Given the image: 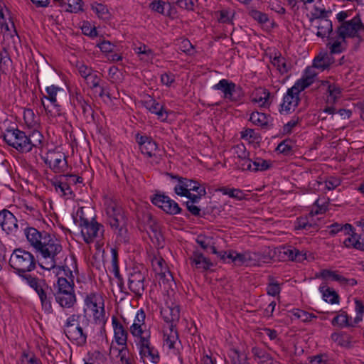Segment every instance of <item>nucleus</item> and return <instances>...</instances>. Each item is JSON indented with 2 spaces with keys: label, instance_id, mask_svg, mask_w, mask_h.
<instances>
[{
  "label": "nucleus",
  "instance_id": "obj_1",
  "mask_svg": "<svg viewBox=\"0 0 364 364\" xmlns=\"http://www.w3.org/2000/svg\"><path fill=\"white\" fill-rule=\"evenodd\" d=\"M24 234L36 253L41 256L38 265L44 270L50 271L56 267L55 257L62 251L60 240L55 235L39 231L35 228L27 227Z\"/></svg>",
  "mask_w": 364,
  "mask_h": 364
},
{
  "label": "nucleus",
  "instance_id": "obj_2",
  "mask_svg": "<svg viewBox=\"0 0 364 364\" xmlns=\"http://www.w3.org/2000/svg\"><path fill=\"white\" fill-rule=\"evenodd\" d=\"M105 212L107 222L116 240L120 243H128L129 235L127 228L128 218L125 211L119 203L112 198L107 199L105 203Z\"/></svg>",
  "mask_w": 364,
  "mask_h": 364
},
{
  "label": "nucleus",
  "instance_id": "obj_3",
  "mask_svg": "<svg viewBox=\"0 0 364 364\" xmlns=\"http://www.w3.org/2000/svg\"><path fill=\"white\" fill-rule=\"evenodd\" d=\"M83 207H80L76 212V216H73L74 222L78 223L81 228V234L84 241L87 244L94 242L95 239L102 238L104 236L105 227L98 223L95 218L90 220L85 217Z\"/></svg>",
  "mask_w": 364,
  "mask_h": 364
},
{
  "label": "nucleus",
  "instance_id": "obj_4",
  "mask_svg": "<svg viewBox=\"0 0 364 364\" xmlns=\"http://www.w3.org/2000/svg\"><path fill=\"white\" fill-rule=\"evenodd\" d=\"M362 33H364V23L359 14L350 20L344 21L336 29V37L341 38L344 43H346L347 38L356 39L357 43L355 45V49H357L360 43L364 41V38L361 35Z\"/></svg>",
  "mask_w": 364,
  "mask_h": 364
},
{
  "label": "nucleus",
  "instance_id": "obj_5",
  "mask_svg": "<svg viewBox=\"0 0 364 364\" xmlns=\"http://www.w3.org/2000/svg\"><path fill=\"white\" fill-rule=\"evenodd\" d=\"M68 281L66 278L59 277L57 284H54L53 296L55 301L63 308L70 309L76 303V296L74 290L73 274Z\"/></svg>",
  "mask_w": 364,
  "mask_h": 364
},
{
  "label": "nucleus",
  "instance_id": "obj_6",
  "mask_svg": "<svg viewBox=\"0 0 364 364\" xmlns=\"http://www.w3.org/2000/svg\"><path fill=\"white\" fill-rule=\"evenodd\" d=\"M314 278H321L326 281V282H323L320 285L318 289L322 294L323 300L331 304H338L340 301V296L335 290L328 287V281L331 280L338 282L344 287H353L357 284V281L355 279H346L341 274H316Z\"/></svg>",
  "mask_w": 364,
  "mask_h": 364
},
{
  "label": "nucleus",
  "instance_id": "obj_7",
  "mask_svg": "<svg viewBox=\"0 0 364 364\" xmlns=\"http://www.w3.org/2000/svg\"><path fill=\"white\" fill-rule=\"evenodd\" d=\"M0 138L18 152L28 153L27 134L17 127L10 126L0 133Z\"/></svg>",
  "mask_w": 364,
  "mask_h": 364
},
{
  "label": "nucleus",
  "instance_id": "obj_8",
  "mask_svg": "<svg viewBox=\"0 0 364 364\" xmlns=\"http://www.w3.org/2000/svg\"><path fill=\"white\" fill-rule=\"evenodd\" d=\"M80 314L70 315L64 324L63 332L70 341H75L78 346H82L86 344L87 336L80 325Z\"/></svg>",
  "mask_w": 364,
  "mask_h": 364
},
{
  "label": "nucleus",
  "instance_id": "obj_9",
  "mask_svg": "<svg viewBox=\"0 0 364 364\" xmlns=\"http://www.w3.org/2000/svg\"><path fill=\"white\" fill-rule=\"evenodd\" d=\"M9 264L17 273H26L35 269L36 260L29 252L16 249L11 255Z\"/></svg>",
  "mask_w": 364,
  "mask_h": 364
},
{
  "label": "nucleus",
  "instance_id": "obj_10",
  "mask_svg": "<svg viewBox=\"0 0 364 364\" xmlns=\"http://www.w3.org/2000/svg\"><path fill=\"white\" fill-rule=\"evenodd\" d=\"M213 89L220 91L223 99L230 102L240 103L245 97V92L242 87L227 79L220 80L213 86Z\"/></svg>",
  "mask_w": 364,
  "mask_h": 364
},
{
  "label": "nucleus",
  "instance_id": "obj_11",
  "mask_svg": "<svg viewBox=\"0 0 364 364\" xmlns=\"http://www.w3.org/2000/svg\"><path fill=\"white\" fill-rule=\"evenodd\" d=\"M271 259L269 255L250 251L242 253L237 252L236 258H235V266L246 267L262 266L263 264L270 262Z\"/></svg>",
  "mask_w": 364,
  "mask_h": 364
},
{
  "label": "nucleus",
  "instance_id": "obj_12",
  "mask_svg": "<svg viewBox=\"0 0 364 364\" xmlns=\"http://www.w3.org/2000/svg\"><path fill=\"white\" fill-rule=\"evenodd\" d=\"M43 161L55 173L63 174L69 168L67 156L60 151H48L43 158Z\"/></svg>",
  "mask_w": 364,
  "mask_h": 364
},
{
  "label": "nucleus",
  "instance_id": "obj_13",
  "mask_svg": "<svg viewBox=\"0 0 364 364\" xmlns=\"http://www.w3.org/2000/svg\"><path fill=\"white\" fill-rule=\"evenodd\" d=\"M166 174L171 179L178 181V183L174 187V192L178 196H185L191 193V191H195L203 187L197 181L183 178L173 173L167 172Z\"/></svg>",
  "mask_w": 364,
  "mask_h": 364
},
{
  "label": "nucleus",
  "instance_id": "obj_14",
  "mask_svg": "<svg viewBox=\"0 0 364 364\" xmlns=\"http://www.w3.org/2000/svg\"><path fill=\"white\" fill-rule=\"evenodd\" d=\"M328 229V235L331 236H335L336 235H339L340 236H347L343 240V244L346 247H354V245H348L347 243V240L348 239L354 238L355 240L358 239L357 237L361 235L360 234H358L354 232L353 226L349 223L342 224L334 223L328 226H327Z\"/></svg>",
  "mask_w": 364,
  "mask_h": 364
},
{
  "label": "nucleus",
  "instance_id": "obj_15",
  "mask_svg": "<svg viewBox=\"0 0 364 364\" xmlns=\"http://www.w3.org/2000/svg\"><path fill=\"white\" fill-rule=\"evenodd\" d=\"M135 140L141 154L147 158L156 157V152L159 151L158 144L151 136L136 133Z\"/></svg>",
  "mask_w": 364,
  "mask_h": 364
},
{
  "label": "nucleus",
  "instance_id": "obj_16",
  "mask_svg": "<svg viewBox=\"0 0 364 364\" xmlns=\"http://www.w3.org/2000/svg\"><path fill=\"white\" fill-rule=\"evenodd\" d=\"M72 104L77 110H81L85 122L95 123L94 110L88 100H86L80 92H76L72 99Z\"/></svg>",
  "mask_w": 364,
  "mask_h": 364
},
{
  "label": "nucleus",
  "instance_id": "obj_17",
  "mask_svg": "<svg viewBox=\"0 0 364 364\" xmlns=\"http://www.w3.org/2000/svg\"><path fill=\"white\" fill-rule=\"evenodd\" d=\"M300 102L299 95L293 92L292 89H288L287 93L284 95L283 102L279 109L282 114H288L291 113L297 107Z\"/></svg>",
  "mask_w": 364,
  "mask_h": 364
},
{
  "label": "nucleus",
  "instance_id": "obj_18",
  "mask_svg": "<svg viewBox=\"0 0 364 364\" xmlns=\"http://www.w3.org/2000/svg\"><path fill=\"white\" fill-rule=\"evenodd\" d=\"M164 345L166 346L168 349L172 350L175 355H180V350L178 346L181 345V342L179 339L176 326H169L168 332L164 331Z\"/></svg>",
  "mask_w": 364,
  "mask_h": 364
},
{
  "label": "nucleus",
  "instance_id": "obj_19",
  "mask_svg": "<svg viewBox=\"0 0 364 364\" xmlns=\"http://www.w3.org/2000/svg\"><path fill=\"white\" fill-rule=\"evenodd\" d=\"M17 219L14 215L7 209L0 211V226L7 234L14 233L18 230Z\"/></svg>",
  "mask_w": 364,
  "mask_h": 364
},
{
  "label": "nucleus",
  "instance_id": "obj_20",
  "mask_svg": "<svg viewBox=\"0 0 364 364\" xmlns=\"http://www.w3.org/2000/svg\"><path fill=\"white\" fill-rule=\"evenodd\" d=\"M51 184L55 187V191L60 193V196H68V198H73L75 197V195L73 191V188L70 187L64 173L51 181Z\"/></svg>",
  "mask_w": 364,
  "mask_h": 364
},
{
  "label": "nucleus",
  "instance_id": "obj_21",
  "mask_svg": "<svg viewBox=\"0 0 364 364\" xmlns=\"http://www.w3.org/2000/svg\"><path fill=\"white\" fill-rule=\"evenodd\" d=\"M60 88L55 85L48 86L46 87V90L48 94L47 96L43 95V97L41 99L42 105L44 108V109L49 113L52 112V110L49 109V106L46 105L45 104V102L43 99H46L48 101H50L51 105L53 107V108L55 109V114L60 115V106L58 104L56 95L57 92L60 91Z\"/></svg>",
  "mask_w": 364,
  "mask_h": 364
},
{
  "label": "nucleus",
  "instance_id": "obj_22",
  "mask_svg": "<svg viewBox=\"0 0 364 364\" xmlns=\"http://www.w3.org/2000/svg\"><path fill=\"white\" fill-rule=\"evenodd\" d=\"M144 106L151 113L157 116L158 119L161 122H166L168 116V111L164 106L158 102L154 98L150 97L144 102Z\"/></svg>",
  "mask_w": 364,
  "mask_h": 364
},
{
  "label": "nucleus",
  "instance_id": "obj_23",
  "mask_svg": "<svg viewBox=\"0 0 364 364\" xmlns=\"http://www.w3.org/2000/svg\"><path fill=\"white\" fill-rule=\"evenodd\" d=\"M161 315L164 321L169 326H176L180 319V307L178 305H173L162 308Z\"/></svg>",
  "mask_w": 364,
  "mask_h": 364
},
{
  "label": "nucleus",
  "instance_id": "obj_24",
  "mask_svg": "<svg viewBox=\"0 0 364 364\" xmlns=\"http://www.w3.org/2000/svg\"><path fill=\"white\" fill-rule=\"evenodd\" d=\"M250 121L255 125L260 127L263 129H270L273 127L272 117L257 111L252 112L250 117Z\"/></svg>",
  "mask_w": 364,
  "mask_h": 364
},
{
  "label": "nucleus",
  "instance_id": "obj_25",
  "mask_svg": "<svg viewBox=\"0 0 364 364\" xmlns=\"http://www.w3.org/2000/svg\"><path fill=\"white\" fill-rule=\"evenodd\" d=\"M112 322L114 328V337L116 343L119 346H126L128 332L125 330L123 325L118 321L116 316H112Z\"/></svg>",
  "mask_w": 364,
  "mask_h": 364
},
{
  "label": "nucleus",
  "instance_id": "obj_26",
  "mask_svg": "<svg viewBox=\"0 0 364 364\" xmlns=\"http://www.w3.org/2000/svg\"><path fill=\"white\" fill-rule=\"evenodd\" d=\"M24 279L31 288H32L38 295L41 296V293H46L45 288H48V285L44 279H38L32 274H18Z\"/></svg>",
  "mask_w": 364,
  "mask_h": 364
},
{
  "label": "nucleus",
  "instance_id": "obj_27",
  "mask_svg": "<svg viewBox=\"0 0 364 364\" xmlns=\"http://www.w3.org/2000/svg\"><path fill=\"white\" fill-rule=\"evenodd\" d=\"M145 277L143 274H130L129 277V289L136 295H141L145 289Z\"/></svg>",
  "mask_w": 364,
  "mask_h": 364
},
{
  "label": "nucleus",
  "instance_id": "obj_28",
  "mask_svg": "<svg viewBox=\"0 0 364 364\" xmlns=\"http://www.w3.org/2000/svg\"><path fill=\"white\" fill-rule=\"evenodd\" d=\"M13 70V61L6 47H3L0 51V72L3 74H10Z\"/></svg>",
  "mask_w": 364,
  "mask_h": 364
},
{
  "label": "nucleus",
  "instance_id": "obj_29",
  "mask_svg": "<svg viewBox=\"0 0 364 364\" xmlns=\"http://www.w3.org/2000/svg\"><path fill=\"white\" fill-rule=\"evenodd\" d=\"M191 264L198 269L207 270L212 266L210 260L204 257L203 254L196 250L194 251L193 255L190 258Z\"/></svg>",
  "mask_w": 364,
  "mask_h": 364
},
{
  "label": "nucleus",
  "instance_id": "obj_30",
  "mask_svg": "<svg viewBox=\"0 0 364 364\" xmlns=\"http://www.w3.org/2000/svg\"><path fill=\"white\" fill-rule=\"evenodd\" d=\"M312 215L309 217H299L296 218L295 222L296 230H304L309 232H316L318 230V225L314 222H311L310 219L312 220Z\"/></svg>",
  "mask_w": 364,
  "mask_h": 364
},
{
  "label": "nucleus",
  "instance_id": "obj_31",
  "mask_svg": "<svg viewBox=\"0 0 364 364\" xmlns=\"http://www.w3.org/2000/svg\"><path fill=\"white\" fill-rule=\"evenodd\" d=\"M146 314L144 311L140 309L135 316L133 324L130 326V332L133 336L140 335L142 332V326L144 325Z\"/></svg>",
  "mask_w": 364,
  "mask_h": 364
},
{
  "label": "nucleus",
  "instance_id": "obj_32",
  "mask_svg": "<svg viewBox=\"0 0 364 364\" xmlns=\"http://www.w3.org/2000/svg\"><path fill=\"white\" fill-rule=\"evenodd\" d=\"M331 338L338 346L345 348H350L352 342V336L345 331L334 332L331 334Z\"/></svg>",
  "mask_w": 364,
  "mask_h": 364
},
{
  "label": "nucleus",
  "instance_id": "obj_33",
  "mask_svg": "<svg viewBox=\"0 0 364 364\" xmlns=\"http://www.w3.org/2000/svg\"><path fill=\"white\" fill-rule=\"evenodd\" d=\"M333 58L328 53L319 55L313 60V67L323 71L328 69L333 63Z\"/></svg>",
  "mask_w": 364,
  "mask_h": 364
},
{
  "label": "nucleus",
  "instance_id": "obj_34",
  "mask_svg": "<svg viewBox=\"0 0 364 364\" xmlns=\"http://www.w3.org/2000/svg\"><path fill=\"white\" fill-rule=\"evenodd\" d=\"M139 355L141 359L145 357H149L151 363L157 364L160 360L159 352L151 345H148L147 347H139Z\"/></svg>",
  "mask_w": 364,
  "mask_h": 364
},
{
  "label": "nucleus",
  "instance_id": "obj_35",
  "mask_svg": "<svg viewBox=\"0 0 364 364\" xmlns=\"http://www.w3.org/2000/svg\"><path fill=\"white\" fill-rule=\"evenodd\" d=\"M273 166V162L271 160H265L260 157H255L252 159V171H265Z\"/></svg>",
  "mask_w": 364,
  "mask_h": 364
},
{
  "label": "nucleus",
  "instance_id": "obj_36",
  "mask_svg": "<svg viewBox=\"0 0 364 364\" xmlns=\"http://www.w3.org/2000/svg\"><path fill=\"white\" fill-rule=\"evenodd\" d=\"M216 256V258L224 263H232L235 265V258H236L237 252L233 250H230L228 251H218L216 250V252L213 253Z\"/></svg>",
  "mask_w": 364,
  "mask_h": 364
},
{
  "label": "nucleus",
  "instance_id": "obj_37",
  "mask_svg": "<svg viewBox=\"0 0 364 364\" xmlns=\"http://www.w3.org/2000/svg\"><path fill=\"white\" fill-rule=\"evenodd\" d=\"M318 31L316 36L318 37L324 38L326 35L330 34L333 31V25L331 20L328 18L318 21L317 26Z\"/></svg>",
  "mask_w": 364,
  "mask_h": 364
},
{
  "label": "nucleus",
  "instance_id": "obj_38",
  "mask_svg": "<svg viewBox=\"0 0 364 364\" xmlns=\"http://www.w3.org/2000/svg\"><path fill=\"white\" fill-rule=\"evenodd\" d=\"M223 195H227L231 198L242 200L245 198V194L239 188H230L227 186H223L218 189Z\"/></svg>",
  "mask_w": 364,
  "mask_h": 364
},
{
  "label": "nucleus",
  "instance_id": "obj_39",
  "mask_svg": "<svg viewBox=\"0 0 364 364\" xmlns=\"http://www.w3.org/2000/svg\"><path fill=\"white\" fill-rule=\"evenodd\" d=\"M43 138V136L41 133L37 130H33L31 134L27 135V144L28 145V152H30L33 147L40 146L42 143Z\"/></svg>",
  "mask_w": 364,
  "mask_h": 364
},
{
  "label": "nucleus",
  "instance_id": "obj_40",
  "mask_svg": "<svg viewBox=\"0 0 364 364\" xmlns=\"http://www.w3.org/2000/svg\"><path fill=\"white\" fill-rule=\"evenodd\" d=\"M59 271H63L64 273H78L77 260L74 257L65 258L64 265L58 266Z\"/></svg>",
  "mask_w": 364,
  "mask_h": 364
},
{
  "label": "nucleus",
  "instance_id": "obj_41",
  "mask_svg": "<svg viewBox=\"0 0 364 364\" xmlns=\"http://www.w3.org/2000/svg\"><path fill=\"white\" fill-rule=\"evenodd\" d=\"M196 243L205 251L210 253L216 252V247L213 245H211V238L209 237H206L203 235H199L196 240Z\"/></svg>",
  "mask_w": 364,
  "mask_h": 364
},
{
  "label": "nucleus",
  "instance_id": "obj_42",
  "mask_svg": "<svg viewBox=\"0 0 364 364\" xmlns=\"http://www.w3.org/2000/svg\"><path fill=\"white\" fill-rule=\"evenodd\" d=\"M170 197L166 196L164 193H156L150 197V200L153 205L161 208L164 211L170 200Z\"/></svg>",
  "mask_w": 364,
  "mask_h": 364
},
{
  "label": "nucleus",
  "instance_id": "obj_43",
  "mask_svg": "<svg viewBox=\"0 0 364 364\" xmlns=\"http://www.w3.org/2000/svg\"><path fill=\"white\" fill-rule=\"evenodd\" d=\"M251 353L255 361L259 364L264 363L267 358L271 355L264 348L259 346H254L251 349Z\"/></svg>",
  "mask_w": 364,
  "mask_h": 364
},
{
  "label": "nucleus",
  "instance_id": "obj_44",
  "mask_svg": "<svg viewBox=\"0 0 364 364\" xmlns=\"http://www.w3.org/2000/svg\"><path fill=\"white\" fill-rule=\"evenodd\" d=\"M331 324L340 328L353 326V324L349 322V316L346 311H342L340 314L336 315L332 319Z\"/></svg>",
  "mask_w": 364,
  "mask_h": 364
},
{
  "label": "nucleus",
  "instance_id": "obj_45",
  "mask_svg": "<svg viewBox=\"0 0 364 364\" xmlns=\"http://www.w3.org/2000/svg\"><path fill=\"white\" fill-rule=\"evenodd\" d=\"M151 266L155 273H171L167 267L166 261L161 257L153 258L151 259Z\"/></svg>",
  "mask_w": 364,
  "mask_h": 364
},
{
  "label": "nucleus",
  "instance_id": "obj_46",
  "mask_svg": "<svg viewBox=\"0 0 364 364\" xmlns=\"http://www.w3.org/2000/svg\"><path fill=\"white\" fill-rule=\"evenodd\" d=\"M311 85H312L311 77H301V78L296 80L294 85L289 89H292L293 92L299 95L301 92L304 91Z\"/></svg>",
  "mask_w": 364,
  "mask_h": 364
},
{
  "label": "nucleus",
  "instance_id": "obj_47",
  "mask_svg": "<svg viewBox=\"0 0 364 364\" xmlns=\"http://www.w3.org/2000/svg\"><path fill=\"white\" fill-rule=\"evenodd\" d=\"M358 225L361 228V235L355 240L354 238L348 239V245H354L356 249L364 250V218L358 222Z\"/></svg>",
  "mask_w": 364,
  "mask_h": 364
},
{
  "label": "nucleus",
  "instance_id": "obj_48",
  "mask_svg": "<svg viewBox=\"0 0 364 364\" xmlns=\"http://www.w3.org/2000/svg\"><path fill=\"white\" fill-rule=\"evenodd\" d=\"M280 291V284L275 279L273 276L269 275L268 277L267 294L272 296H276L279 294Z\"/></svg>",
  "mask_w": 364,
  "mask_h": 364
},
{
  "label": "nucleus",
  "instance_id": "obj_49",
  "mask_svg": "<svg viewBox=\"0 0 364 364\" xmlns=\"http://www.w3.org/2000/svg\"><path fill=\"white\" fill-rule=\"evenodd\" d=\"M271 62L282 75L288 73L289 69L287 67L286 59L280 53L278 55H276Z\"/></svg>",
  "mask_w": 364,
  "mask_h": 364
},
{
  "label": "nucleus",
  "instance_id": "obj_50",
  "mask_svg": "<svg viewBox=\"0 0 364 364\" xmlns=\"http://www.w3.org/2000/svg\"><path fill=\"white\" fill-rule=\"evenodd\" d=\"M284 252L288 256V258L292 261L301 262L306 259V253L296 248L287 249Z\"/></svg>",
  "mask_w": 364,
  "mask_h": 364
},
{
  "label": "nucleus",
  "instance_id": "obj_51",
  "mask_svg": "<svg viewBox=\"0 0 364 364\" xmlns=\"http://www.w3.org/2000/svg\"><path fill=\"white\" fill-rule=\"evenodd\" d=\"M183 204L186 205L187 210L191 213V215L194 216L204 218L207 214L210 213L208 208L202 210L200 208L191 202H185Z\"/></svg>",
  "mask_w": 364,
  "mask_h": 364
},
{
  "label": "nucleus",
  "instance_id": "obj_52",
  "mask_svg": "<svg viewBox=\"0 0 364 364\" xmlns=\"http://www.w3.org/2000/svg\"><path fill=\"white\" fill-rule=\"evenodd\" d=\"M331 13V10H326L325 9H321L316 6L314 7V11L311 12V17L309 21L313 22L315 20L320 21L328 18V14Z\"/></svg>",
  "mask_w": 364,
  "mask_h": 364
},
{
  "label": "nucleus",
  "instance_id": "obj_53",
  "mask_svg": "<svg viewBox=\"0 0 364 364\" xmlns=\"http://www.w3.org/2000/svg\"><path fill=\"white\" fill-rule=\"evenodd\" d=\"M248 15L261 25L269 21V18L267 14L261 12L255 9H250L248 11Z\"/></svg>",
  "mask_w": 364,
  "mask_h": 364
},
{
  "label": "nucleus",
  "instance_id": "obj_54",
  "mask_svg": "<svg viewBox=\"0 0 364 364\" xmlns=\"http://www.w3.org/2000/svg\"><path fill=\"white\" fill-rule=\"evenodd\" d=\"M91 8L96 13L99 18L102 19L109 18V13L106 5L94 2L91 4Z\"/></svg>",
  "mask_w": 364,
  "mask_h": 364
},
{
  "label": "nucleus",
  "instance_id": "obj_55",
  "mask_svg": "<svg viewBox=\"0 0 364 364\" xmlns=\"http://www.w3.org/2000/svg\"><path fill=\"white\" fill-rule=\"evenodd\" d=\"M276 151H279L281 154H283L285 156L292 154V140L290 139H286L283 140L278 144V146L276 148Z\"/></svg>",
  "mask_w": 364,
  "mask_h": 364
},
{
  "label": "nucleus",
  "instance_id": "obj_56",
  "mask_svg": "<svg viewBox=\"0 0 364 364\" xmlns=\"http://www.w3.org/2000/svg\"><path fill=\"white\" fill-rule=\"evenodd\" d=\"M166 208H164V212L170 215H175L182 213V208H180L178 203L174 200L170 198L167 205H165Z\"/></svg>",
  "mask_w": 364,
  "mask_h": 364
},
{
  "label": "nucleus",
  "instance_id": "obj_57",
  "mask_svg": "<svg viewBox=\"0 0 364 364\" xmlns=\"http://www.w3.org/2000/svg\"><path fill=\"white\" fill-rule=\"evenodd\" d=\"M41 293V296H39V299L41 300L42 309L44 311V312L46 314H50L53 313V307H52V303H51V298L48 297L47 296L46 292V293Z\"/></svg>",
  "mask_w": 364,
  "mask_h": 364
},
{
  "label": "nucleus",
  "instance_id": "obj_58",
  "mask_svg": "<svg viewBox=\"0 0 364 364\" xmlns=\"http://www.w3.org/2000/svg\"><path fill=\"white\" fill-rule=\"evenodd\" d=\"M331 54L341 53L346 49V43H344L341 38H338L329 47Z\"/></svg>",
  "mask_w": 364,
  "mask_h": 364
},
{
  "label": "nucleus",
  "instance_id": "obj_59",
  "mask_svg": "<svg viewBox=\"0 0 364 364\" xmlns=\"http://www.w3.org/2000/svg\"><path fill=\"white\" fill-rule=\"evenodd\" d=\"M23 119L28 127H33L37 124L36 117L31 109H26L24 110Z\"/></svg>",
  "mask_w": 364,
  "mask_h": 364
},
{
  "label": "nucleus",
  "instance_id": "obj_60",
  "mask_svg": "<svg viewBox=\"0 0 364 364\" xmlns=\"http://www.w3.org/2000/svg\"><path fill=\"white\" fill-rule=\"evenodd\" d=\"M100 300H102L101 298H99L95 294H90L87 295L85 302L88 308H91L93 311L97 312V304L100 303Z\"/></svg>",
  "mask_w": 364,
  "mask_h": 364
},
{
  "label": "nucleus",
  "instance_id": "obj_61",
  "mask_svg": "<svg viewBox=\"0 0 364 364\" xmlns=\"http://www.w3.org/2000/svg\"><path fill=\"white\" fill-rule=\"evenodd\" d=\"M86 82L90 86V87L93 90L97 88L98 86H100L102 80L97 75V72L94 70L87 77V79H86Z\"/></svg>",
  "mask_w": 364,
  "mask_h": 364
},
{
  "label": "nucleus",
  "instance_id": "obj_62",
  "mask_svg": "<svg viewBox=\"0 0 364 364\" xmlns=\"http://www.w3.org/2000/svg\"><path fill=\"white\" fill-rule=\"evenodd\" d=\"M76 68L78 70L79 74L80 76L84 78L85 80L87 79V77L92 74V73L94 71L92 68L87 66L85 63L82 62H77L76 64Z\"/></svg>",
  "mask_w": 364,
  "mask_h": 364
},
{
  "label": "nucleus",
  "instance_id": "obj_63",
  "mask_svg": "<svg viewBox=\"0 0 364 364\" xmlns=\"http://www.w3.org/2000/svg\"><path fill=\"white\" fill-rule=\"evenodd\" d=\"M355 310L357 315L354 318L353 323L356 324L363 319V316L364 314V304L361 300L355 299Z\"/></svg>",
  "mask_w": 364,
  "mask_h": 364
},
{
  "label": "nucleus",
  "instance_id": "obj_64",
  "mask_svg": "<svg viewBox=\"0 0 364 364\" xmlns=\"http://www.w3.org/2000/svg\"><path fill=\"white\" fill-rule=\"evenodd\" d=\"M308 360V364H329L328 356L325 353L309 357Z\"/></svg>",
  "mask_w": 364,
  "mask_h": 364
}]
</instances>
